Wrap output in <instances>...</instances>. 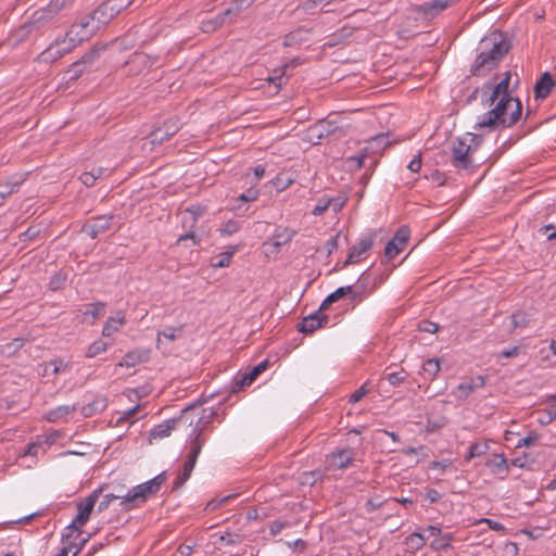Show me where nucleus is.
Wrapping results in <instances>:
<instances>
[{"label":"nucleus","instance_id":"f257e3e1","mask_svg":"<svg viewBox=\"0 0 556 556\" xmlns=\"http://www.w3.org/2000/svg\"><path fill=\"white\" fill-rule=\"evenodd\" d=\"M215 415L216 413L212 408H203L202 415L199 416L197 420L193 422L192 431L189 434L190 444L189 452L187 454V459L182 465V469L178 472L177 477L173 482V491L180 489L190 478L197 464L198 457L202 451V447L206 442V438L202 435V432L212 422Z\"/></svg>","mask_w":556,"mask_h":556},{"label":"nucleus","instance_id":"f03ea898","mask_svg":"<svg viewBox=\"0 0 556 556\" xmlns=\"http://www.w3.org/2000/svg\"><path fill=\"white\" fill-rule=\"evenodd\" d=\"M521 110L522 105L519 99L502 97L492 110L481 116L475 125V129L495 130L498 126L510 127L520 118Z\"/></svg>","mask_w":556,"mask_h":556},{"label":"nucleus","instance_id":"7ed1b4c3","mask_svg":"<svg viewBox=\"0 0 556 556\" xmlns=\"http://www.w3.org/2000/svg\"><path fill=\"white\" fill-rule=\"evenodd\" d=\"M166 472L163 471L151 480L127 490L119 505L125 510H131L140 506L160 491L162 484L166 481Z\"/></svg>","mask_w":556,"mask_h":556},{"label":"nucleus","instance_id":"20e7f679","mask_svg":"<svg viewBox=\"0 0 556 556\" xmlns=\"http://www.w3.org/2000/svg\"><path fill=\"white\" fill-rule=\"evenodd\" d=\"M198 404L193 403L184 408L178 417L167 419L155 426L150 431V438L163 439L169 437L172 431L181 427L192 426L194 422L193 413L198 408Z\"/></svg>","mask_w":556,"mask_h":556},{"label":"nucleus","instance_id":"39448f33","mask_svg":"<svg viewBox=\"0 0 556 556\" xmlns=\"http://www.w3.org/2000/svg\"><path fill=\"white\" fill-rule=\"evenodd\" d=\"M509 49V42L500 31H494L489 36L484 37L479 45V50L483 51L486 55L494 56V62L497 65L502 61V59L508 53Z\"/></svg>","mask_w":556,"mask_h":556},{"label":"nucleus","instance_id":"423d86ee","mask_svg":"<svg viewBox=\"0 0 556 556\" xmlns=\"http://www.w3.org/2000/svg\"><path fill=\"white\" fill-rule=\"evenodd\" d=\"M104 484L100 485L98 489L93 490L85 500L77 504L78 514L72 523L66 528V530L78 531L80 533L79 529L89 520L93 507L99 496L104 491Z\"/></svg>","mask_w":556,"mask_h":556},{"label":"nucleus","instance_id":"0eeeda50","mask_svg":"<svg viewBox=\"0 0 556 556\" xmlns=\"http://www.w3.org/2000/svg\"><path fill=\"white\" fill-rule=\"evenodd\" d=\"M256 0H232L230 7L224 12L217 14L213 20L203 22V29L205 31L215 30L228 22V17L235 16L242 10L250 8ZM231 23L232 21L229 20Z\"/></svg>","mask_w":556,"mask_h":556},{"label":"nucleus","instance_id":"6e6552de","mask_svg":"<svg viewBox=\"0 0 556 556\" xmlns=\"http://www.w3.org/2000/svg\"><path fill=\"white\" fill-rule=\"evenodd\" d=\"M104 47H93L90 51L85 53L79 60L74 62L65 72L67 81L77 80L84 73L91 71L96 60L99 58L100 52Z\"/></svg>","mask_w":556,"mask_h":556},{"label":"nucleus","instance_id":"1a4fd4ad","mask_svg":"<svg viewBox=\"0 0 556 556\" xmlns=\"http://www.w3.org/2000/svg\"><path fill=\"white\" fill-rule=\"evenodd\" d=\"M53 18L54 15L48 11L47 7L37 10L31 14L29 21L24 23L18 29L15 30L14 36L17 40H24L30 33L34 30H39Z\"/></svg>","mask_w":556,"mask_h":556},{"label":"nucleus","instance_id":"9d476101","mask_svg":"<svg viewBox=\"0 0 556 556\" xmlns=\"http://www.w3.org/2000/svg\"><path fill=\"white\" fill-rule=\"evenodd\" d=\"M332 114L309 126L307 130L308 137L315 144L331 135L342 131V128L338 125L337 121L330 118Z\"/></svg>","mask_w":556,"mask_h":556},{"label":"nucleus","instance_id":"9b49d317","mask_svg":"<svg viewBox=\"0 0 556 556\" xmlns=\"http://www.w3.org/2000/svg\"><path fill=\"white\" fill-rule=\"evenodd\" d=\"M471 152L467 138H458L452 147V162L453 165L458 169H470L473 168V162L471 159Z\"/></svg>","mask_w":556,"mask_h":556},{"label":"nucleus","instance_id":"f8f14e48","mask_svg":"<svg viewBox=\"0 0 556 556\" xmlns=\"http://www.w3.org/2000/svg\"><path fill=\"white\" fill-rule=\"evenodd\" d=\"M74 38H68L67 34L63 39L55 40L46 51L42 52V56L46 61H55L62 58L64 54L70 53L80 42L73 41Z\"/></svg>","mask_w":556,"mask_h":556},{"label":"nucleus","instance_id":"ddd939ff","mask_svg":"<svg viewBox=\"0 0 556 556\" xmlns=\"http://www.w3.org/2000/svg\"><path fill=\"white\" fill-rule=\"evenodd\" d=\"M355 452L352 448H340L327 455L326 462L329 469L340 470L352 465Z\"/></svg>","mask_w":556,"mask_h":556},{"label":"nucleus","instance_id":"4468645a","mask_svg":"<svg viewBox=\"0 0 556 556\" xmlns=\"http://www.w3.org/2000/svg\"><path fill=\"white\" fill-rule=\"evenodd\" d=\"M409 229L407 227H401L394 235V237L388 241L384 248V256L388 260H393L399 255L406 247L409 239Z\"/></svg>","mask_w":556,"mask_h":556},{"label":"nucleus","instance_id":"2eb2a0df","mask_svg":"<svg viewBox=\"0 0 556 556\" xmlns=\"http://www.w3.org/2000/svg\"><path fill=\"white\" fill-rule=\"evenodd\" d=\"M510 80V73L507 72L505 78H503L497 84L486 83L483 86L484 96H485V104L492 105L497 99L502 97H511L508 92V86Z\"/></svg>","mask_w":556,"mask_h":556},{"label":"nucleus","instance_id":"dca6fc26","mask_svg":"<svg viewBox=\"0 0 556 556\" xmlns=\"http://www.w3.org/2000/svg\"><path fill=\"white\" fill-rule=\"evenodd\" d=\"M545 463V454L543 452L523 453L510 460V465L527 470H539Z\"/></svg>","mask_w":556,"mask_h":556},{"label":"nucleus","instance_id":"f3484780","mask_svg":"<svg viewBox=\"0 0 556 556\" xmlns=\"http://www.w3.org/2000/svg\"><path fill=\"white\" fill-rule=\"evenodd\" d=\"M94 22L96 21L91 20V15L83 17L78 23H75L71 26V28L67 30V37L74 38L73 41L83 42L93 34L96 28H98L99 25H91V23Z\"/></svg>","mask_w":556,"mask_h":556},{"label":"nucleus","instance_id":"a211bd4d","mask_svg":"<svg viewBox=\"0 0 556 556\" xmlns=\"http://www.w3.org/2000/svg\"><path fill=\"white\" fill-rule=\"evenodd\" d=\"M455 2L456 0H431L417 5L416 12L426 20H432Z\"/></svg>","mask_w":556,"mask_h":556},{"label":"nucleus","instance_id":"6ab92c4d","mask_svg":"<svg viewBox=\"0 0 556 556\" xmlns=\"http://www.w3.org/2000/svg\"><path fill=\"white\" fill-rule=\"evenodd\" d=\"M180 128L177 118H170L164 123V126L150 132L149 138L152 144H162L169 140Z\"/></svg>","mask_w":556,"mask_h":556},{"label":"nucleus","instance_id":"aec40b11","mask_svg":"<svg viewBox=\"0 0 556 556\" xmlns=\"http://www.w3.org/2000/svg\"><path fill=\"white\" fill-rule=\"evenodd\" d=\"M113 215H101L92 218L83 226L81 231L96 239L99 235L108 231L111 228Z\"/></svg>","mask_w":556,"mask_h":556},{"label":"nucleus","instance_id":"412c9836","mask_svg":"<svg viewBox=\"0 0 556 556\" xmlns=\"http://www.w3.org/2000/svg\"><path fill=\"white\" fill-rule=\"evenodd\" d=\"M374 235H369L362 238L357 244H354L349 251L348 258L343 262V267L358 263L362 255L371 249L374 244Z\"/></svg>","mask_w":556,"mask_h":556},{"label":"nucleus","instance_id":"4be33fe9","mask_svg":"<svg viewBox=\"0 0 556 556\" xmlns=\"http://www.w3.org/2000/svg\"><path fill=\"white\" fill-rule=\"evenodd\" d=\"M494 56L486 55L483 51L480 50L473 64L470 67L471 75L485 76L492 70L497 67V64L494 62Z\"/></svg>","mask_w":556,"mask_h":556},{"label":"nucleus","instance_id":"5701e85b","mask_svg":"<svg viewBox=\"0 0 556 556\" xmlns=\"http://www.w3.org/2000/svg\"><path fill=\"white\" fill-rule=\"evenodd\" d=\"M328 323V317L319 312L304 317L298 325V329L303 333H313Z\"/></svg>","mask_w":556,"mask_h":556},{"label":"nucleus","instance_id":"b1692460","mask_svg":"<svg viewBox=\"0 0 556 556\" xmlns=\"http://www.w3.org/2000/svg\"><path fill=\"white\" fill-rule=\"evenodd\" d=\"M485 384V379L482 376H477L475 378H470L468 381L459 383L454 390L453 394L458 400H466L475 390L483 388Z\"/></svg>","mask_w":556,"mask_h":556},{"label":"nucleus","instance_id":"393cba45","mask_svg":"<svg viewBox=\"0 0 556 556\" xmlns=\"http://www.w3.org/2000/svg\"><path fill=\"white\" fill-rule=\"evenodd\" d=\"M269 365V362L267 359L262 361L256 366L251 368L249 371L242 374L240 378L236 381V384L240 388L248 387L252 384L256 378L264 372Z\"/></svg>","mask_w":556,"mask_h":556},{"label":"nucleus","instance_id":"a878e982","mask_svg":"<svg viewBox=\"0 0 556 556\" xmlns=\"http://www.w3.org/2000/svg\"><path fill=\"white\" fill-rule=\"evenodd\" d=\"M554 86H555L554 77L548 72H544L542 74L541 78L536 81L535 87H534L535 99L547 98Z\"/></svg>","mask_w":556,"mask_h":556},{"label":"nucleus","instance_id":"bb28decb","mask_svg":"<svg viewBox=\"0 0 556 556\" xmlns=\"http://www.w3.org/2000/svg\"><path fill=\"white\" fill-rule=\"evenodd\" d=\"M149 358V351L147 350H134L128 352L117 364L119 367L131 368L138 364L147 362Z\"/></svg>","mask_w":556,"mask_h":556},{"label":"nucleus","instance_id":"cd10ccee","mask_svg":"<svg viewBox=\"0 0 556 556\" xmlns=\"http://www.w3.org/2000/svg\"><path fill=\"white\" fill-rule=\"evenodd\" d=\"M309 34V29L300 26L295 28L294 30L288 33L283 38V46L285 47H294L299 46L305 40H307Z\"/></svg>","mask_w":556,"mask_h":556},{"label":"nucleus","instance_id":"c85d7f7f","mask_svg":"<svg viewBox=\"0 0 556 556\" xmlns=\"http://www.w3.org/2000/svg\"><path fill=\"white\" fill-rule=\"evenodd\" d=\"M106 7L109 3L105 0L91 14V20L96 21L98 25H105L117 15L115 11H111Z\"/></svg>","mask_w":556,"mask_h":556},{"label":"nucleus","instance_id":"c756f323","mask_svg":"<svg viewBox=\"0 0 556 556\" xmlns=\"http://www.w3.org/2000/svg\"><path fill=\"white\" fill-rule=\"evenodd\" d=\"M77 409V405H60L48 410L45 414L46 420L49 422H56L59 420L65 419L71 413Z\"/></svg>","mask_w":556,"mask_h":556},{"label":"nucleus","instance_id":"7c9ffc66","mask_svg":"<svg viewBox=\"0 0 556 556\" xmlns=\"http://www.w3.org/2000/svg\"><path fill=\"white\" fill-rule=\"evenodd\" d=\"M108 406V400L104 396H98L92 402L84 405L80 412L84 417H91L97 413L103 412Z\"/></svg>","mask_w":556,"mask_h":556},{"label":"nucleus","instance_id":"2f4dec72","mask_svg":"<svg viewBox=\"0 0 556 556\" xmlns=\"http://www.w3.org/2000/svg\"><path fill=\"white\" fill-rule=\"evenodd\" d=\"M350 287L352 291L349 292V296L354 304L362 303L370 293L367 288V283L361 280H358L354 286Z\"/></svg>","mask_w":556,"mask_h":556},{"label":"nucleus","instance_id":"473e14b6","mask_svg":"<svg viewBox=\"0 0 556 556\" xmlns=\"http://www.w3.org/2000/svg\"><path fill=\"white\" fill-rule=\"evenodd\" d=\"M351 287H340L332 293H330L320 304L319 312L324 309H328L331 304L338 302L342 298L349 295V292H351Z\"/></svg>","mask_w":556,"mask_h":556},{"label":"nucleus","instance_id":"72a5a7b5","mask_svg":"<svg viewBox=\"0 0 556 556\" xmlns=\"http://www.w3.org/2000/svg\"><path fill=\"white\" fill-rule=\"evenodd\" d=\"M205 212V207L202 205H191L187 207L184 212L185 219L184 223H190V227L193 228L197 224L199 217H201Z\"/></svg>","mask_w":556,"mask_h":556},{"label":"nucleus","instance_id":"f704fd0d","mask_svg":"<svg viewBox=\"0 0 556 556\" xmlns=\"http://www.w3.org/2000/svg\"><path fill=\"white\" fill-rule=\"evenodd\" d=\"M489 450L488 443L476 442L470 444L468 453L465 455V460L470 462L471 459L486 454Z\"/></svg>","mask_w":556,"mask_h":556},{"label":"nucleus","instance_id":"c9c22d12","mask_svg":"<svg viewBox=\"0 0 556 556\" xmlns=\"http://www.w3.org/2000/svg\"><path fill=\"white\" fill-rule=\"evenodd\" d=\"M333 3L332 0H306L299 8L307 14H315L318 8Z\"/></svg>","mask_w":556,"mask_h":556},{"label":"nucleus","instance_id":"e433bc0d","mask_svg":"<svg viewBox=\"0 0 556 556\" xmlns=\"http://www.w3.org/2000/svg\"><path fill=\"white\" fill-rule=\"evenodd\" d=\"M422 370L430 380H433L440 371V361L438 358H429L424 362Z\"/></svg>","mask_w":556,"mask_h":556},{"label":"nucleus","instance_id":"4c0bfd02","mask_svg":"<svg viewBox=\"0 0 556 556\" xmlns=\"http://www.w3.org/2000/svg\"><path fill=\"white\" fill-rule=\"evenodd\" d=\"M125 323L124 316L119 318H110L102 329V334L104 337H111L113 333L117 332L119 327Z\"/></svg>","mask_w":556,"mask_h":556},{"label":"nucleus","instance_id":"58836bf2","mask_svg":"<svg viewBox=\"0 0 556 556\" xmlns=\"http://www.w3.org/2000/svg\"><path fill=\"white\" fill-rule=\"evenodd\" d=\"M109 348V344L102 339L93 341L86 351L85 356L88 358L96 357L97 355L105 352Z\"/></svg>","mask_w":556,"mask_h":556},{"label":"nucleus","instance_id":"ea45409f","mask_svg":"<svg viewBox=\"0 0 556 556\" xmlns=\"http://www.w3.org/2000/svg\"><path fill=\"white\" fill-rule=\"evenodd\" d=\"M22 181L7 182L0 184V205L3 204L4 200L16 192L21 186Z\"/></svg>","mask_w":556,"mask_h":556},{"label":"nucleus","instance_id":"a19ab883","mask_svg":"<svg viewBox=\"0 0 556 556\" xmlns=\"http://www.w3.org/2000/svg\"><path fill=\"white\" fill-rule=\"evenodd\" d=\"M452 540H453V535L451 533H445V534L441 535L440 538L434 539L431 542L430 547L435 549V551L451 548L452 547V545H451Z\"/></svg>","mask_w":556,"mask_h":556},{"label":"nucleus","instance_id":"79ce46f5","mask_svg":"<svg viewBox=\"0 0 556 556\" xmlns=\"http://www.w3.org/2000/svg\"><path fill=\"white\" fill-rule=\"evenodd\" d=\"M293 232L288 231L287 229H283L281 231L277 230L275 235L271 238L273 245L276 248H279L283 244H287L292 240Z\"/></svg>","mask_w":556,"mask_h":556},{"label":"nucleus","instance_id":"37998d69","mask_svg":"<svg viewBox=\"0 0 556 556\" xmlns=\"http://www.w3.org/2000/svg\"><path fill=\"white\" fill-rule=\"evenodd\" d=\"M488 466L493 467L497 472H508L509 470V465L504 454L495 455L494 459L488 463Z\"/></svg>","mask_w":556,"mask_h":556},{"label":"nucleus","instance_id":"c03bdc74","mask_svg":"<svg viewBox=\"0 0 556 556\" xmlns=\"http://www.w3.org/2000/svg\"><path fill=\"white\" fill-rule=\"evenodd\" d=\"M330 197L329 195H323L318 199L317 204L312 211V214L315 216L323 215L328 208H330Z\"/></svg>","mask_w":556,"mask_h":556},{"label":"nucleus","instance_id":"a18cd8bd","mask_svg":"<svg viewBox=\"0 0 556 556\" xmlns=\"http://www.w3.org/2000/svg\"><path fill=\"white\" fill-rule=\"evenodd\" d=\"M177 332H181V328L167 327L157 332V345L161 344L162 338L174 341L178 338Z\"/></svg>","mask_w":556,"mask_h":556},{"label":"nucleus","instance_id":"49530a36","mask_svg":"<svg viewBox=\"0 0 556 556\" xmlns=\"http://www.w3.org/2000/svg\"><path fill=\"white\" fill-rule=\"evenodd\" d=\"M74 0H51L47 5L48 11L54 15V17L65 8H67Z\"/></svg>","mask_w":556,"mask_h":556},{"label":"nucleus","instance_id":"de8ad7c7","mask_svg":"<svg viewBox=\"0 0 556 556\" xmlns=\"http://www.w3.org/2000/svg\"><path fill=\"white\" fill-rule=\"evenodd\" d=\"M233 254H235V250L225 251V252L220 253L219 255H217V261L212 263V266L216 267V268L228 267L230 265Z\"/></svg>","mask_w":556,"mask_h":556},{"label":"nucleus","instance_id":"09e8293b","mask_svg":"<svg viewBox=\"0 0 556 556\" xmlns=\"http://www.w3.org/2000/svg\"><path fill=\"white\" fill-rule=\"evenodd\" d=\"M369 144L372 149L384 150L387 147L390 146L388 135L380 134L372 137L369 141Z\"/></svg>","mask_w":556,"mask_h":556},{"label":"nucleus","instance_id":"8fccbe9b","mask_svg":"<svg viewBox=\"0 0 556 556\" xmlns=\"http://www.w3.org/2000/svg\"><path fill=\"white\" fill-rule=\"evenodd\" d=\"M123 496H125V494H113V493L105 494L98 505V513H102V511L106 510L109 508L110 504L114 500H121V502H122Z\"/></svg>","mask_w":556,"mask_h":556},{"label":"nucleus","instance_id":"3c124183","mask_svg":"<svg viewBox=\"0 0 556 556\" xmlns=\"http://www.w3.org/2000/svg\"><path fill=\"white\" fill-rule=\"evenodd\" d=\"M260 195V190L255 187H251L247 189L243 193H241L237 199L236 202H253L257 200Z\"/></svg>","mask_w":556,"mask_h":556},{"label":"nucleus","instance_id":"603ef678","mask_svg":"<svg viewBox=\"0 0 556 556\" xmlns=\"http://www.w3.org/2000/svg\"><path fill=\"white\" fill-rule=\"evenodd\" d=\"M237 497V494H228V495H225L223 497H219V498H212L207 504H206V509L208 510H215L217 509L218 507L227 504L230 500L232 498H236Z\"/></svg>","mask_w":556,"mask_h":556},{"label":"nucleus","instance_id":"864d4df0","mask_svg":"<svg viewBox=\"0 0 556 556\" xmlns=\"http://www.w3.org/2000/svg\"><path fill=\"white\" fill-rule=\"evenodd\" d=\"M406 543L412 548L419 549V548H421L425 545L426 539L424 538L422 534L415 532V533L409 534L406 538Z\"/></svg>","mask_w":556,"mask_h":556},{"label":"nucleus","instance_id":"5fc2aeb1","mask_svg":"<svg viewBox=\"0 0 556 556\" xmlns=\"http://www.w3.org/2000/svg\"><path fill=\"white\" fill-rule=\"evenodd\" d=\"M407 378V374L402 369L400 371H393L386 374V379L390 382L392 386H399L402 382H404Z\"/></svg>","mask_w":556,"mask_h":556},{"label":"nucleus","instance_id":"6e6d98bb","mask_svg":"<svg viewBox=\"0 0 556 556\" xmlns=\"http://www.w3.org/2000/svg\"><path fill=\"white\" fill-rule=\"evenodd\" d=\"M511 324L513 329L520 328V327H527L529 324V319L526 313L523 312H517L511 315Z\"/></svg>","mask_w":556,"mask_h":556},{"label":"nucleus","instance_id":"4d7b16f0","mask_svg":"<svg viewBox=\"0 0 556 556\" xmlns=\"http://www.w3.org/2000/svg\"><path fill=\"white\" fill-rule=\"evenodd\" d=\"M109 3V10L115 11L118 14L122 10L128 8L134 0H106Z\"/></svg>","mask_w":556,"mask_h":556},{"label":"nucleus","instance_id":"13d9d810","mask_svg":"<svg viewBox=\"0 0 556 556\" xmlns=\"http://www.w3.org/2000/svg\"><path fill=\"white\" fill-rule=\"evenodd\" d=\"M239 229H240V223L237 220L230 219L223 224V226L220 228V232L223 235L230 236V235L237 232Z\"/></svg>","mask_w":556,"mask_h":556},{"label":"nucleus","instance_id":"bf43d9fd","mask_svg":"<svg viewBox=\"0 0 556 556\" xmlns=\"http://www.w3.org/2000/svg\"><path fill=\"white\" fill-rule=\"evenodd\" d=\"M219 541L224 542L227 545H237L242 542V538L237 533L226 532L225 534L219 536Z\"/></svg>","mask_w":556,"mask_h":556},{"label":"nucleus","instance_id":"052dcab7","mask_svg":"<svg viewBox=\"0 0 556 556\" xmlns=\"http://www.w3.org/2000/svg\"><path fill=\"white\" fill-rule=\"evenodd\" d=\"M420 331L428 332V333H435L439 331L440 326L435 323H432L430 320H421L418 326Z\"/></svg>","mask_w":556,"mask_h":556},{"label":"nucleus","instance_id":"680f3d73","mask_svg":"<svg viewBox=\"0 0 556 556\" xmlns=\"http://www.w3.org/2000/svg\"><path fill=\"white\" fill-rule=\"evenodd\" d=\"M467 136L469 137V141H470V142H468V146H469L471 152L475 153L481 146V143L483 141V137L478 134H467Z\"/></svg>","mask_w":556,"mask_h":556},{"label":"nucleus","instance_id":"e2e57ef3","mask_svg":"<svg viewBox=\"0 0 556 556\" xmlns=\"http://www.w3.org/2000/svg\"><path fill=\"white\" fill-rule=\"evenodd\" d=\"M287 527L288 522L281 520H274L269 523V532L273 536H276Z\"/></svg>","mask_w":556,"mask_h":556},{"label":"nucleus","instance_id":"0e129e2a","mask_svg":"<svg viewBox=\"0 0 556 556\" xmlns=\"http://www.w3.org/2000/svg\"><path fill=\"white\" fill-rule=\"evenodd\" d=\"M65 282V277L61 274H55L49 282L50 290L56 291L63 287Z\"/></svg>","mask_w":556,"mask_h":556},{"label":"nucleus","instance_id":"69168bd1","mask_svg":"<svg viewBox=\"0 0 556 556\" xmlns=\"http://www.w3.org/2000/svg\"><path fill=\"white\" fill-rule=\"evenodd\" d=\"M366 151L367 148L363 150V153L361 155L349 157L348 163H350L355 169L362 168L364 165V160L366 157Z\"/></svg>","mask_w":556,"mask_h":556},{"label":"nucleus","instance_id":"338daca9","mask_svg":"<svg viewBox=\"0 0 556 556\" xmlns=\"http://www.w3.org/2000/svg\"><path fill=\"white\" fill-rule=\"evenodd\" d=\"M345 202H346V198H344V197H336V198L330 197V203H331L330 208H332V211L334 213H338L339 211L342 210Z\"/></svg>","mask_w":556,"mask_h":556},{"label":"nucleus","instance_id":"774afa93","mask_svg":"<svg viewBox=\"0 0 556 556\" xmlns=\"http://www.w3.org/2000/svg\"><path fill=\"white\" fill-rule=\"evenodd\" d=\"M74 547L75 543H70L68 545L63 546L55 556H76L79 552V548L73 552Z\"/></svg>","mask_w":556,"mask_h":556}]
</instances>
